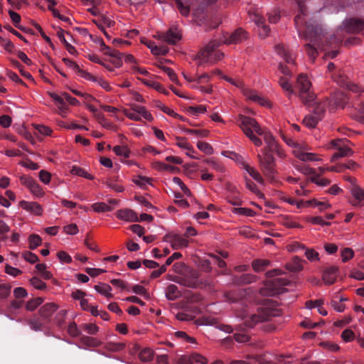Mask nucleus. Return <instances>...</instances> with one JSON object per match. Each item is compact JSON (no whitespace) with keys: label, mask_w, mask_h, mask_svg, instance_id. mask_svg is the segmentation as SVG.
<instances>
[{"label":"nucleus","mask_w":364,"mask_h":364,"mask_svg":"<svg viewBox=\"0 0 364 364\" xmlns=\"http://www.w3.org/2000/svg\"><path fill=\"white\" fill-rule=\"evenodd\" d=\"M323 29L321 25L307 24L304 33L306 40L310 43L305 45L307 55L314 62L318 55L317 48H322L323 45Z\"/></svg>","instance_id":"obj_1"},{"label":"nucleus","mask_w":364,"mask_h":364,"mask_svg":"<svg viewBox=\"0 0 364 364\" xmlns=\"http://www.w3.org/2000/svg\"><path fill=\"white\" fill-rule=\"evenodd\" d=\"M281 314L280 309L275 308L272 303L259 308L257 313L250 314L248 310L244 309L237 316L245 320V326L252 328L258 322H263L278 316Z\"/></svg>","instance_id":"obj_2"},{"label":"nucleus","mask_w":364,"mask_h":364,"mask_svg":"<svg viewBox=\"0 0 364 364\" xmlns=\"http://www.w3.org/2000/svg\"><path fill=\"white\" fill-rule=\"evenodd\" d=\"M237 124L255 146H260L262 144V140L253 134V132L260 136L264 134L255 119L241 114L238 117Z\"/></svg>","instance_id":"obj_3"},{"label":"nucleus","mask_w":364,"mask_h":364,"mask_svg":"<svg viewBox=\"0 0 364 364\" xmlns=\"http://www.w3.org/2000/svg\"><path fill=\"white\" fill-rule=\"evenodd\" d=\"M221 43L214 40L210 41L203 50L197 55L198 65L205 64H213L220 60L224 57V53L216 50V48L220 46Z\"/></svg>","instance_id":"obj_4"},{"label":"nucleus","mask_w":364,"mask_h":364,"mask_svg":"<svg viewBox=\"0 0 364 364\" xmlns=\"http://www.w3.org/2000/svg\"><path fill=\"white\" fill-rule=\"evenodd\" d=\"M311 82L306 75H298L295 89L298 90L300 100L306 105H311L316 99V95L311 90Z\"/></svg>","instance_id":"obj_5"},{"label":"nucleus","mask_w":364,"mask_h":364,"mask_svg":"<svg viewBox=\"0 0 364 364\" xmlns=\"http://www.w3.org/2000/svg\"><path fill=\"white\" fill-rule=\"evenodd\" d=\"M289 281L284 278H276L272 281L267 282L263 288L259 291L261 295L272 296L283 294L286 289L285 286L289 284Z\"/></svg>","instance_id":"obj_6"},{"label":"nucleus","mask_w":364,"mask_h":364,"mask_svg":"<svg viewBox=\"0 0 364 364\" xmlns=\"http://www.w3.org/2000/svg\"><path fill=\"white\" fill-rule=\"evenodd\" d=\"M264 156L257 155L259 166L263 173L269 178L272 179L274 177V158L272 154L269 153L267 149L262 150Z\"/></svg>","instance_id":"obj_7"},{"label":"nucleus","mask_w":364,"mask_h":364,"mask_svg":"<svg viewBox=\"0 0 364 364\" xmlns=\"http://www.w3.org/2000/svg\"><path fill=\"white\" fill-rule=\"evenodd\" d=\"M199 277L200 273L198 270L188 268L182 275L176 277L174 279V282L183 286L194 289L197 288L200 284L198 282Z\"/></svg>","instance_id":"obj_8"},{"label":"nucleus","mask_w":364,"mask_h":364,"mask_svg":"<svg viewBox=\"0 0 364 364\" xmlns=\"http://www.w3.org/2000/svg\"><path fill=\"white\" fill-rule=\"evenodd\" d=\"M332 144L338 149V151L331 157L332 162L338 158L351 156L353 153L350 147L344 144V141L342 139L332 141Z\"/></svg>","instance_id":"obj_9"},{"label":"nucleus","mask_w":364,"mask_h":364,"mask_svg":"<svg viewBox=\"0 0 364 364\" xmlns=\"http://www.w3.org/2000/svg\"><path fill=\"white\" fill-rule=\"evenodd\" d=\"M263 135L264 141L267 144V147H265L264 149H267L268 152L270 154L276 153L279 157H283L284 156V154L283 151L280 149L278 143L275 141L273 136L266 132H264Z\"/></svg>","instance_id":"obj_10"},{"label":"nucleus","mask_w":364,"mask_h":364,"mask_svg":"<svg viewBox=\"0 0 364 364\" xmlns=\"http://www.w3.org/2000/svg\"><path fill=\"white\" fill-rule=\"evenodd\" d=\"M164 240L169 242L174 250L186 247L188 245V241L184 237L177 234L166 235L164 236Z\"/></svg>","instance_id":"obj_11"},{"label":"nucleus","mask_w":364,"mask_h":364,"mask_svg":"<svg viewBox=\"0 0 364 364\" xmlns=\"http://www.w3.org/2000/svg\"><path fill=\"white\" fill-rule=\"evenodd\" d=\"M343 26L348 33H358L364 30V20L356 18L347 19Z\"/></svg>","instance_id":"obj_12"},{"label":"nucleus","mask_w":364,"mask_h":364,"mask_svg":"<svg viewBox=\"0 0 364 364\" xmlns=\"http://www.w3.org/2000/svg\"><path fill=\"white\" fill-rule=\"evenodd\" d=\"M242 92L247 100L257 102L262 106L269 105L268 101L263 98L262 96L259 95L257 91L245 87L242 89Z\"/></svg>","instance_id":"obj_13"},{"label":"nucleus","mask_w":364,"mask_h":364,"mask_svg":"<svg viewBox=\"0 0 364 364\" xmlns=\"http://www.w3.org/2000/svg\"><path fill=\"white\" fill-rule=\"evenodd\" d=\"M338 268L336 266H330L325 269L322 279L326 284H332L336 281Z\"/></svg>","instance_id":"obj_14"},{"label":"nucleus","mask_w":364,"mask_h":364,"mask_svg":"<svg viewBox=\"0 0 364 364\" xmlns=\"http://www.w3.org/2000/svg\"><path fill=\"white\" fill-rule=\"evenodd\" d=\"M117 218L127 222H139L136 213L132 209L125 208L117 210Z\"/></svg>","instance_id":"obj_15"},{"label":"nucleus","mask_w":364,"mask_h":364,"mask_svg":"<svg viewBox=\"0 0 364 364\" xmlns=\"http://www.w3.org/2000/svg\"><path fill=\"white\" fill-rule=\"evenodd\" d=\"M57 306L53 303H48L41 307L39 314L41 319L45 322L50 320L52 314L57 310Z\"/></svg>","instance_id":"obj_16"},{"label":"nucleus","mask_w":364,"mask_h":364,"mask_svg":"<svg viewBox=\"0 0 364 364\" xmlns=\"http://www.w3.org/2000/svg\"><path fill=\"white\" fill-rule=\"evenodd\" d=\"M247 38L246 32L242 28L235 31L228 38H225L224 43L227 44L239 43Z\"/></svg>","instance_id":"obj_17"},{"label":"nucleus","mask_w":364,"mask_h":364,"mask_svg":"<svg viewBox=\"0 0 364 364\" xmlns=\"http://www.w3.org/2000/svg\"><path fill=\"white\" fill-rule=\"evenodd\" d=\"M159 38L169 44H176L181 39V35L176 29L170 28L166 33H161Z\"/></svg>","instance_id":"obj_18"},{"label":"nucleus","mask_w":364,"mask_h":364,"mask_svg":"<svg viewBox=\"0 0 364 364\" xmlns=\"http://www.w3.org/2000/svg\"><path fill=\"white\" fill-rule=\"evenodd\" d=\"M20 205L23 209L36 215H41L43 213V208L41 205L36 202L21 200L20 202Z\"/></svg>","instance_id":"obj_19"},{"label":"nucleus","mask_w":364,"mask_h":364,"mask_svg":"<svg viewBox=\"0 0 364 364\" xmlns=\"http://www.w3.org/2000/svg\"><path fill=\"white\" fill-rule=\"evenodd\" d=\"M252 20L255 22L257 26L259 28V34L261 37L264 38L266 37L268 33L270 31V28L269 26L265 24V20L264 18L259 15L258 14H256L254 15V17Z\"/></svg>","instance_id":"obj_20"},{"label":"nucleus","mask_w":364,"mask_h":364,"mask_svg":"<svg viewBox=\"0 0 364 364\" xmlns=\"http://www.w3.org/2000/svg\"><path fill=\"white\" fill-rule=\"evenodd\" d=\"M331 106V101L328 98H326L323 102H316L314 105L313 114L320 117L322 119L323 116L325 113L326 107Z\"/></svg>","instance_id":"obj_21"},{"label":"nucleus","mask_w":364,"mask_h":364,"mask_svg":"<svg viewBox=\"0 0 364 364\" xmlns=\"http://www.w3.org/2000/svg\"><path fill=\"white\" fill-rule=\"evenodd\" d=\"M275 51L281 56L287 63L294 64V58L293 55L286 48L284 45L278 44L275 46Z\"/></svg>","instance_id":"obj_22"},{"label":"nucleus","mask_w":364,"mask_h":364,"mask_svg":"<svg viewBox=\"0 0 364 364\" xmlns=\"http://www.w3.org/2000/svg\"><path fill=\"white\" fill-rule=\"evenodd\" d=\"M296 1L298 5L299 14L295 16L294 21L296 26H299V24H302L304 21V16L306 15V8L304 4L305 0H296Z\"/></svg>","instance_id":"obj_23"},{"label":"nucleus","mask_w":364,"mask_h":364,"mask_svg":"<svg viewBox=\"0 0 364 364\" xmlns=\"http://www.w3.org/2000/svg\"><path fill=\"white\" fill-rule=\"evenodd\" d=\"M235 329L238 331V332L234 334L235 340L238 343H247L250 340V336L244 332L245 326L242 325L237 326Z\"/></svg>","instance_id":"obj_24"},{"label":"nucleus","mask_w":364,"mask_h":364,"mask_svg":"<svg viewBox=\"0 0 364 364\" xmlns=\"http://www.w3.org/2000/svg\"><path fill=\"white\" fill-rule=\"evenodd\" d=\"M175 2L177 9L183 16L189 15L191 5L190 0H176Z\"/></svg>","instance_id":"obj_25"},{"label":"nucleus","mask_w":364,"mask_h":364,"mask_svg":"<svg viewBox=\"0 0 364 364\" xmlns=\"http://www.w3.org/2000/svg\"><path fill=\"white\" fill-rule=\"evenodd\" d=\"M269 264V260L263 259H254L252 262V267L256 272L264 271Z\"/></svg>","instance_id":"obj_26"},{"label":"nucleus","mask_w":364,"mask_h":364,"mask_svg":"<svg viewBox=\"0 0 364 364\" xmlns=\"http://www.w3.org/2000/svg\"><path fill=\"white\" fill-rule=\"evenodd\" d=\"M331 101V106L330 107V110L333 109L335 107H344V105L346 103L345 96L343 93L338 92L336 93L332 99H329Z\"/></svg>","instance_id":"obj_27"},{"label":"nucleus","mask_w":364,"mask_h":364,"mask_svg":"<svg viewBox=\"0 0 364 364\" xmlns=\"http://www.w3.org/2000/svg\"><path fill=\"white\" fill-rule=\"evenodd\" d=\"M93 23L101 30L104 31V25L108 27L114 26V22L104 15H100L97 19H94Z\"/></svg>","instance_id":"obj_28"},{"label":"nucleus","mask_w":364,"mask_h":364,"mask_svg":"<svg viewBox=\"0 0 364 364\" xmlns=\"http://www.w3.org/2000/svg\"><path fill=\"white\" fill-rule=\"evenodd\" d=\"M294 155L297 159L303 161H314L318 160L316 154L304 152L301 150L295 151Z\"/></svg>","instance_id":"obj_29"},{"label":"nucleus","mask_w":364,"mask_h":364,"mask_svg":"<svg viewBox=\"0 0 364 364\" xmlns=\"http://www.w3.org/2000/svg\"><path fill=\"white\" fill-rule=\"evenodd\" d=\"M256 280V276L252 274H243L234 279V282L239 285L247 284L254 282Z\"/></svg>","instance_id":"obj_30"},{"label":"nucleus","mask_w":364,"mask_h":364,"mask_svg":"<svg viewBox=\"0 0 364 364\" xmlns=\"http://www.w3.org/2000/svg\"><path fill=\"white\" fill-rule=\"evenodd\" d=\"M131 109L132 111L137 113L139 116L141 115L148 121H151L153 119L151 114L146 110V109L144 107L133 104L131 105Z\"/></svg>","instance_id":"obj_31"},{"label":"nucleus","mask_w":364,"mask_h":364,"mask_svg":"<svg viewBox=\"0 0 364 364\" xmlns=\"http://www.w3.org/2000/svg\"><path fill=\"white\" fill-rule=\"evenodd\" d=\"M181 296L178 287L175 284H169L166 290V296L167 299L173 301Z\"/></svg>","instance_id":"obj_32"},{"label":"nucleus","mask_w":364,"mask_h":364,"mask_svg":"<svg viewBox=\"0 0 364 364\" xmlns=\"http://www.w3.org/2000/svg\"><path fill=\"white\" fill-rule=\"evenodd\" d=\"M94 288L97 292L104 295L107 299L113 297V295L110 293L112 287L107 284L102 283L99 285H95Z\"/></svg>","instance_id":"obj_33"},{"label":"nucleus","mask_w":364,"mask_h":364,"mask_svg":"<svg viewBox=\"0 0 364 364\" xmlns=\"http://www.w3.org/2000/svg\"><path fill=\"white\" fill-rule=\"evenodd\" d=\"M279 83L282 88L287 92V95L289 98H290L291 95L296 93L287 78L281 77L279 78Z\"/></svg>","instance_id":"obj_34"},{"label":"nucleus","mask_w":364,"mask_h":364,"mask_svg":"<svg viewBox=\"0 0 364 364\" xmlns=\"http://www.w3.org/2000/svg\"><path fill=\"white\" fill-rule=\"evenodd\" d=\"M321 119L319 117L314 114H309L303 119V123L309 128H315L319 121Z\"/></svg>","instance_id":"obj_35"},{"label":"nucleus","mask_w":364,"mask_h":364,"mask_svg":"<svg viewBox=\"0 0 364 364\" xmlns=\"http://www.w3.org/2000/svg\"><path fill=\"white\" fill-rule=\"evenodd\" d=\"M245 169L257 182L260 184H264V179L256 169L250 166L249 165H245Z\"/></svg>","instance_id":"obj_36"},{"label":"nucleus","mask_w":364,"mask_h":364,"mask_svg":"<svg viewBox=\"0 0 364 364\" xmlns=\"http://www.w3.org/2000/svg\"><path fill=\"white\" fill-rule=\"evenodd\" d=\"M342 41L343 38L341 36L333 34L328 38H326V44L323 43V45L324 46H334L336 48L341 43Z\"/></svg>","instance_id":"obj_37"},{"label":"nucleus","mask_w":364,"mask_h":364,"mask_svg":"<svg viewBox=\"0 0 364 364\" xmlns=\"http://www.w3.org/2000/svg\"><path fill=\"white\" fill-rule=\"evenodd\" d=\"M58 36L60 41L65 45L66 50L72 55H75L77 51L74 46H73L71 44H70L65 38L64 34H63V30L60 29L58 32Z\"/></svg>","instance_id":"obj_38"},{"label":"nucleus","mask_w":364,"mask_h":364,"mask_svg":"<svg viewBox=\"0 0 364 364\" xmlns=\"http://www.w3.org/2000/svg\"><path fill=\"white\" fill-rule=\"evenodd\" d=\"M28 243H29V248L31 250H35L38 246L41 245L42 239L38 235L31 234L28 237Z\"/></svg>","instance_id":"obj_39"},{"label":"nucleus","mask_w":364,"mask_h":364,"mask_svg":"<svg viewBox=\"0 0 364 364\" xmlns=\"http://www.w3.org/2000/svg\"><path fill=\"white\" fill-rule=\"evenodd\" d=\"M43 301V299L41 297H36L32 299H30L26 304V309L28 311H33L38 306H40Z\"/></svg>","instance_id":"obj_40"},{"label":"nucleus","mask_w":364,"mask_h":364,"mask_svg":"<svg viewBox=\"0 0 364 364\" xmlns=\"http://www.w3.org/2000/svg\"><path fill=\"white\" fill-rule=\"evenodd\" d=\"M71 173L73 174L84 177L85 178L92 180L94 178L93 176L90 175L87 172H86L84 169L81 168L79 166H73L71 169Z\"/></svg>","instance_id":"obj_41"},{"label":"nucleus","mask_w":364,"mask_h":364,"mask_svg":"<svg viewBox=\"0 0 364 364\" xmlns=\"http://www.w3.org/2000/svg\"><path fill=\"white\" fill-rule=\"evenodd\" d=\"M92 208L97 213H104L112 210V208L105 203H95L92 204Z\"/></svg>","instance_id":"obj_42"},{"label":"nucleus","mask_w":364,"mask_h":364,"mask_svg":"<svg viewBox=\"0 0 364 364\" xmlns=\"http://www.w3.org/2000/svg\"><path fill=\"white\" fill-rule=\"evenodd\" d=\"M105 348L107 350L117 352L124 350L125 344L124 343L109 342L105 345Z\"/></svg>","instance_id":"obj_43"},{"label":"nucleus","mask_w":364,"mask_h":364,"mask_svg":"<svg viewBox=\"0 0 364 364\" xmlns=\"http://www.w3.org/2000/svg\"><path fill=\"white\" fill-rule=\"evenodd\" d=\"M232 212L238 215L249 217H253L255 215V212L253 210L247 208H234Z\"/></svg>","instance_id":"obj_44"},{"label":"nucleus","mask_w":364,"mask_h":364,"mask_svg":"<svg viewBox=\"0 0 364 364\" xmlns=\"http://www.w3.org/2000/svg\"><path fill=\"white\" fill-rule=\"evenodd\" d=\"M113 151L117 156H123L124 158L129 157L130 151L127 146H115L113 148Z\"/></svg>","instance_id":"obj_45"},{"label":"nucleus","mask_w":364,"mask_h":364,"mask_svg":"<svg viewBox=\"0 0 364 364\" xmlns=\"http://www.w3.org/2000/svg\"><path fill=\"white\" fill-rule=\"evenodd\" d=\"M187 112L193 116H198L200 113H205L206 112V107L205 105L191 106L187 108Z\"/></svg>","instance_id":"obj_46"},{"label":"nucleus","mask_w":364,"mask_h":364,"mask_svg":"<svg viewBox=\"0 0 364 364\" xmlns=\"http://www.w3.org/2000/svg\"><path fill=\"white\" fill-rule=\"evenodd\" d=\"M81 341L90 347H97L100 345V342L96 338L85 336L81 337Z\"/></svg>","instance_id":"obj_47"},{"label":"nucleus","mask_w":364,"mask_h":364,"mask_svg":"<svg viewBox=\"0 0 364 364\" xmlns=\"http://www.w3.org/2000/svg\"><path fill=\"white\" fill-rule=\"evenodd\" d=\"M153 352L149 348H144L141 350L139 358L144 362H149L153 359Z\"/></svg>","instance_id":"obj_48"},{"label":"nucleus","mask_w":364,"mask_h":364,"mask_svg":"<svg viewBox=\"0 0 364 364\" xmlns=\"http://www.w3.org/2000/svg\"><path fill=\"white\" fill-rule=\"evenodd\" d=\"M198 148L205 154H212L213 153V147L207 142L204 141H198L197 143Z\"/></svg>","instance_id":"obj_49"},{"label":"nucleus","mask_w":364,"mask_h":364,"mask_svg":"<svg viewBox=\"0 0 364 364\" xmlns=\"http://www.w3.org/2000/svg\"><path fill=\"white\" fill-rule=\"evenodd\" d=\"M28 324L32 330L36 331H40L43 326V323L39 318H31L28 321Z\"/></svg>","instance_id":"obj_50"},{"label":"nucleus","mask_w":364,"mask_h":364,"mask_svg":"<svg viewBox=\"0 0 364 364\" xmlns=\"http://www.w3.org/2000/svg\"><path fill=\"white\" fill-rule=\"evenodd\" d=\"M11 286L7 284H0V299H6L11 293Z\"/></svg>","instance_id":"obj_51"},{"label":"nucleus","mask_w":364,"mask_h":364,"mask_svg":"<svg viewBox=\"0 0 364 364\" xmlns=\"http://www.w3.org/2000/svg\"><path fill=\"white\" fill-rule=\"evenodd\" d=\"M30 283L34 288L39 290H43L46 288V284L36 277L30 279Z\"/></svg>","instance_id":"obj_52"},{"label":"nucleus","mask_w":364,"mask_h":364,"mask_svg":"<svg viewBox=\"0 0 364 364\" xmlns=\"http://www.w3.org/2000/svg\"><path fill=\"white\" fill-rule=\"evenodd\" d=\"M184 132L187 134H196L199 137H206L208 136L209 132L206 129H185Z\"/></svg>","instance_id":"obj_53"},{"label":"nucleus","mask_w":364,"mask_h":364,"mask_svg":"<svg viewBox=\"0 0 364 364\" xmlns=\"http://www.w3.org/2000/svg\"><path fill=\"white\" fill-rule=\"evenodd\" d=\"M159 68L161 69L169 77V79L174 82L177 81V76L174 70L164 65H159Z\"/></svg>","instance_id":"obj_54"},{"label":"nucleus","mask_w":364,"mask_h":364,"mask_svg":"<svg viewBox=\"0 0 364 364\" xmlns=\"http://www.w3.org/2000/svg\"><path fill=\"white\" fill-rule=\"evenodd\" d=\"M22 255L24 259L31 264H34L38 261V257L31 252H24Z\"/></svg>","instance_id":"obj_55"},{"label":"nucleus","mask_w":364,"mask_h":364,"mask_svg":"<svg viewBox=\"0 0 364 364\" xmlns=\"http://www.w3.org/2000/svg\"><path fill=\"white\" fill-rule=\"evenodd\" d=\"M354 256V252L351 248L346 247L341 251V257L343 262H346Z\"/></svg>","instance_id":"obj_56"},{"label":"nucleus","mask_w":364,"mask_h":364,"mask_svg":"<svg viewBox=\"0 0 364 364\" xmlns=\"http://www.w3.org/2000/svg\"><path fill=\"white\" fill-rule=\"evenodd\" d=\"M105 54L111 57L115 58L117 60V62L114 63L117 67H119L122 65L120 60L122 58V53H120L119 50H113L107 51Z\"/></svg>","instance_id":"obj_57"},{"label":"nucleus","mask_w":364,"mask_h":364,"mask_svg":"<svg viewBox=\"0 0 364 364\" xmlns=\"http://www.w3.org/2000/svg\"><path fill=\"white\" fill-rule=\"evenodd\" d=\"M29 190L31 192L36 195V196H42L43 195V192L42 191V188L39 186V184L37 183V181L35 180L34 182L32 183V185L30 186Z\"/></svg>","instance_id":"obj_58"},{"label":"nucleus","mask_w":364,"mask_h":364,"mask_svg":"<svg viewBox=\"0 0 364 364\" xmlns=\"http://www.w3.org/2000/svg\"><path fill=\"white\" fill-rule=\"evenodd\" d=\"M83 329L89 334L95 335L99 331V327L95 323H85L83 325Z\"/></svg>","instance_id":"obj_59"},{"label":"nucleus","mask_w":364,"mask_h":364,"mask_svg":"<svg viewBox=\"0 0 364 364\" xmlns=\"http://www.w3.org/2000/svg\"><path fill=\"white\" fill-rule=\"evenodd\" d=\"M351 193L355 199L360 201L364 199V191L358 186H354Z\"/></svg>","instance_id":"obj_60"},{"label":"nucleus","mask_w":364,"mask_h":364,"mask_svg":"<svg viewBox=\"0 0 364 364\" xmlns=\"http://www.w3.org/2000/svg\"><path fill=\"white\" fill-rule=\"evenodd\" d=\"M173 268L175 272L182 275L189 267L183 262H176Z\"/></svg>","instance_id":"obj_61"},{"label":"nucleus","mask_w":364,"mask_h":364,"mask_svg":"<svg viewBox=\"0 0 364 364\" xmlns=\"http://www.w3.org/2000/svg\"><path fill=\"white\" fill-rule=\"evenodd\" d=\"M68 332L73 337H77L80 335V331L77 328V324L75 322L71 323L68 326Z\"/></svg>","instance_id":"obj_62"},{"label":"nucleus","mask_w":364,"mask_h":364,"mask_svg":"<svg viewBox=\"0 0 364 364\" xmlns=\"http://www.w3.org/2000/svg\"><path fill=\"white\" fill-rule=\"evenodd\" d=\"M63 230L66 234L74 235L78 232V228L76 224L73 223L64 226Z\"/></svg>","instance_id":"obj_63"},{"label":"nucleus","mask_w":364,"mask_h":364,"mask_svg":"<svg viewBox=\"0 0 364 364\" xmlns=\"http://www.w3.org/2000/svg\"><path fill=\"white\" fill-rule=\"evenodd\" d=\"M305 255L308 258V259L311 261L319 259L318 253L314 249H306L305 251Z\"/></svg>","instance_id":"obj_64"}]
</instances>
